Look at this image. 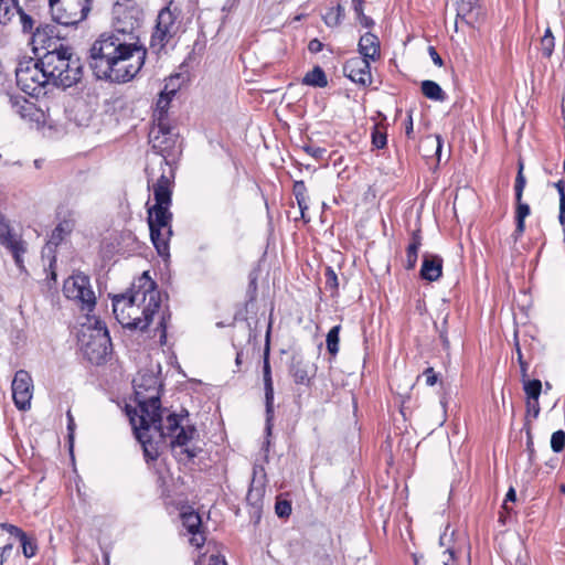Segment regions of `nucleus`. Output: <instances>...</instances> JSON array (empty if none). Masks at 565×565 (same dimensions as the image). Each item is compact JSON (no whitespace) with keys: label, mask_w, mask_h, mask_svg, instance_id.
<instances>
[{"label":"nucleus","mask_w":565,"mask_h":565,"mask_svg":"<svg viewBox=\"0 0 565 565\" xmlns=\"http://www.w3.org/2000/svg\"><path fill=\"white\" fill-rule=\"evenodd\" d=\"M170 317L171 316L169 312H162L158 326L156 328V331L159 332V342L161 345H164L167 343V328Z\"/></svg>","instance_id":"obj_43"},{"label":"nucleus","mask_w":565,"mask_h":565,"mask_svg":"<svg viewBox=\"0 0 565 565\" xmlns=\"http://www.w3.org/2000/svg\"><path fill=\"white\" fill-rule=\"evenodd\" d=\"M173 179V172L170 175L161 174L152 185L154 204L147 207L150 238L160 256L169 255V242L173 234L171 225L173 214L170 211L174 186Z\"/></svg>","instance_id":"obj_3"},{"label":"nucleus","mask_w":565,"mask_h":565,"mask_svg":"<svg viewBox=\"0 0 565 565\" xmlns=\"http://www.w3.org/2000/svg\"><path fill=\"white\" fill-rule=\"evenodd\" d=\"M443 274V258L438 255L425 254L423 256L420 278L427 281H436Z\"/></svg>","instance_id":"obj_24"},{"label":"nucleus","mask_w":565,"mask_h":565,"mask_svg":"<svg viewBox=\"0 0 565 565\" xmlns=\"http://www.w3.org/2000/svg\"><path fill=\"white\" fill-rule=\"evenodd\" d=\"M0 244L12 255L20 271H26L23 255L28 250V244L20 235L12 232L8 220L0 213Z\"/></svg>","instance_id":"obj_11"},{"label":"nucleus","mask_w":565,"mask_h":565,"mask_svg":"<svg viewBox=\"0 0 565 565\" xmlns=\"http://www.w3.org/2000/svg\"><path fill=\"white\" fill-rule=\"evenodd\" d=\"M33 395V382L29 372L19 370L12 381V397L14 405L20 411H26L31 407Z\"/></svg>","instance_id":"obj_13"},{"label":"nucleus","mask_w":565,"mask_h":565,"mask_svg":"<svg viewBox=\"0 0 565 565\" xmlns=\"http://www.w3.org/2000/svg\"><path fill=\"white\" fill-rule=\"evenodd\" d=\"M265 495V487L264 484L255 486V479H253L252 484L248 489L246 495V502L249 507V514L255 519V523H258L260 519V513L263 510V502Z\"/></svg>","instance_id":"obj_25"},{"label":"nucleus","mask_w":565,"mask_h":565,"mask_svg":"<svg viewBox=\"0 0 565 565\" xmlns=\"http://www.w3.org/2000/svg\"><path fill=\"white\" fill-rule=\"evenodd\" d=\"M428 53H429L435 65L443 66V64H444L443 58L440 57V55L438 54V52L436 51V49L434 46H428Z\"/></svg>","instance_id":"obj_63"},{"label":"nucleus","mask_w":565,"mask_h":565,"mask_svg":"<svg viewBox=\"0 0 565 565\" xmlns=\"http://www.w3.org/2000/svg\"><path fill=\"white\" fill-rule=\"evenodd\" d=\"M149 142L152 149L161 154L166 164H168V158L175 152L178 134L174 132L169 122H163L162 119H159V124H153L150 128Z\"/></svg>","instance_id":"obj_9"},{"label":"nucleus","mask_w":565,"mask_h":565,"mask_svg":"<svg viewBox=\"0 0 565 565\" xmlns=\"http://www.w3.org/2000/svg\"><path fill=\"white\" fill-rule=\"evenodd\" d=\"M275 512L279 518H288L291 513V503L287 500H278L275 504Z\"/></svg>","instance_id":"obj_48"},{"label":"nucleus","mask_w":565,"mask_h":565,"mask_svg":"<svg viewBox=\"0 0 565 565\" xmlns=\"http://www.w3.org/2000/svg\"><path fill=\"white\" fill-rule=\"evenodd\" d=\"M555 36L552 33L551 28H546L543 36L540 39V51L542 56L550 58L554 52Z\"/></svg>","instance_id":"obj_35"},{"label":"nucleus","mask_w":565,"mask_h":565,"mask_svg":"<svg viewBox=\"0 0 565 565\" xmlns=\"http://www.w3.org/2000/svg\"><path fill=\"white\" fill-rule=\"evenodd\" d=\"M60 40L61 35L54 24L41 23L32 32V44L35 52L39 49L49 52V50H52L55 45L62 44Z\"/></svg>","instance_id":"obj_18"},{"label":"nucleus","mask_w":565,"mask_h":565,"mask_svg":"<svg viewBox=\"0 0 565 565\" xmlns=\"http://www.w3.org/2000/svg\"><path fill=\"white\" fill-rule=\"evenodd\" d=\"M523 390L527 399H539L542 392V382L537 379L522 377Z\"/></svg>","instance_id":"obj_37"},{"label":"nucleus","mask_w":565,"mask_h":565,"mask_svg":"<svg viewBox=\"0 0 565 565\" xmlns=\"http://www.w3.org/2000/svg\"><path fill=\"white\" fill-rule=\"evenodd\" d=\"M515 500H516L515 490L513 488H510L509 491L505 494V500H504V502L502 504V509L505 510L507 512H510V509L508 507V502L509 501L514 502Z\"/></svg>","instance_id":"obj_60"},{"label":"nucleus","mask_w":565,"mask_h":565,"mask_svg":"<svg viewBox=\"0 0 565 565\" xmlns=\"http://www.w3.org/2000/svg\"><path fill=\"white\" fill-rule=\"evenodd\" d=\"M340 330H341V326L340 324L332 327L329 330V332L327 334V339H326L327 350L330 353V355L333 356V358L339 352V342H340L339 333H340Z\"/></svg>","instance_id":"obj_38"},{"label":"nucleus","mask_w":565,"mask_h":565,"mask_svg":"<svg viewBox=\"0 0 565 565\" xmlns=\"http://www.w3.org/2000/svg\"><path fill=\"white\" fill-rule=\"evenodd\" d=\"M138 441L143 447V454L147 460H156L159 456L157 448L151 443V439L148 435V433H138L135 434Z\"/></svg>","instance_id":"obj_36"},{"label":"nucleus","mask_w":565,"mask_h":565,"mask_svg":"<svg viewBox=\"0 0 565 565\" xmlns=\"http://www.w3.org/2000/svg\"><path fill=\"white\" fill-rule=\"evenodd\" d=\"M63 292L83 311L90 312L96 306V296L90 285V278L81 271L74 273L64 281Z\"/></svg>","instance_id":"obj_8"},{"label":"nucleus","mask_w":565,"mask_h":565,"mask_svg":"<svg viewBox=\"0 0 565 565\" xmlns=\"http://www.w3.org/2000/svg\"><path fill=\"white\" fill-rule=\"evenodd\" d=\"M19 13H20V20H21L23 32L31 33L33 30V26H34L33 18L31 15L26 14L25 12H23L21 9H19Z\"/></svg>","instance_id":"obj_50"},{"label":"nucleus","mask_w":565,"mask_h":565,"mask_svg":"<svg viewBox=\"0 0 565 565\" xmlns=\"http://www.w3.org/2000/svg\"><path fill=\"white\" fill-rule=\"evenodd\" d=\"M9 103L13 111L18 114L22 119L29 121H39V109L32 102L28 100L25 97L21 95H11L9 97Z\"/></svg>","instance_id":"obj_23"},{"label":"nucleus","mask_w":565,"mask_h":565,"mask_svg":"<svg viewBox=\"0 0 565 565\" xmlns=\"http://www.w3.org/2000/svg\"><path fill=\"white\" fill-rule=\"evenodd\" d=\"M355 14L363 28L370 29L374 25L373 19L364 14V9L356 11Z\"/></svg>","instance_id":"obj_53"},{"label":"nucleus","mask_w":565,"mask_h":565,"mask_svg":"<svg viewBox=\"0 0 565 565\" xmlns=\"http://www.w3.org/2000/svg\"><path fill=\"white\" fill-rule=\"evenodd\" d=\"M423 376H425V380H426V384L428 386H433L437 383L438 381V375L437 373L434 371L433 367H427L424 372H423Z\"/></svg>","instance_id":"obj_54"},{"label":"nucleus","mask_w":565,"mask_h":565,"mask_svg":"<svg viewBox=\"0 0 565 565\" xmlns=\"http://www.w3.org/2000/svg\"><path fill=\"white\" fill-rule=\"evenodd\" d=\"M160 307L161 294L148 271L142 273L130 290L113 298L116 320L129 330H147Z\"/></svg>","instance_id":"obj_2"},{"label":"nucleus","mask_w":565,"mask_h":565,"mask_svg":"<svg viewBox=\"0 0 565 565\" xmlns=\"http://www.w3.org/2000/svg\"><path fill=\"white\" fill-rule=\"evenodd\" d=\"M452 534H454V533L448 534V533H447V530H446V531L440 535V537H439V545H440L441 547H445V550H447V547H452V546L450 545V542H451V540H452Z\"/></svg>","instance_id":"obj_61"},{"label":"nucleus","mask_w":565,"mask_h":565,"mask_svg":"<svg viewBox=\"0 0 565 565\" xmlns=\"http://www.w3.org/2000/svg\"><path fill=\"white\" fill-rule=\"evenodd\" d=\"M136 399L138 409L127 408L130 423L135 434L148 433L153 428L158 433H163L162 407L160 396H140Z\"/></svg>","instance_id":"obj_5"},{"label":"nucleus","mask_w":565,"mask_h":565,"mask_svg":"<svg viewBox=\"0 0 565 565\" xmlns=\"http://www.w3.org/2000/svg\"><path fill=\"white\" fill-rule=\"evenodd\" d=\"M516 353H518V361L520 364L521 375H522V377H527L529 364H527V362L524 361L521 348L519 347L518 343H516Z\"/></svg>","instance_id":"obj_56"},{"label":"nucleus","mask_w":565,"mask_h":565,"mask_svg":"<svg viewBox=\"0 0 565 565\" xmlns=\"http://www.w3.org/2000/svg\"><path fill=\"white\" fill-rule=\"evenodd\" d=\"M196 434L194 426H182L173 435L174 438L171 440V448L175 451V457L179 460H192L198 456L195 448L185 447L190 440L193 439Z\"/></svg>","instance_id":"obj_16"},{"label":"nucleus","mask_w":565,"mask_h":565,"mask_svg":"<svg viewBox=\"0 0 565 565\" xmlns=\"http://www.w3.org/2000/svg\"><path fill=\"white\" fill-rule=\"evenodd\" d=\"M180 518L186 533L191 535L189 543L196 548H201L206 541L201 515L191 510L182 512Z\"/></svg>","instance_id":"obj_17"},{"label":"nucleus","mask_w":565,"mask_h":565,"mask_svg":"<svg viewBox=\"0 0 565 565\" xmlns=\"http://www.w3.org/2000/svg\"><path fill=\"white\" fill-rule=\"evenodd\" d=\"M360 56L375 62L381 57V44L377 35L371 32L364 33L358 43Z\"/></svg>","instance_id":"obj_21"},{"label":"nucleus","mask_w":565,"mask_h":565,"mask_svg":"<svg viewBox=\"0 0 565 565\" xmlns=\"http://www.w3.org/2000/svg\"><path fill=\"white\" fill-rule=\"evenodd\" d=\"M74 228V221L73 220H64L60 222L56 227L53 230L51 237L46 244V247L49 248V253H53V246L56 247L65 236L71 234V232Z\"/></svg>","instance_id":"obj_26"},{"label":"nucleus","mask_w":565,"mask_h":565,"mask_svg":"<svg viewBox=\"0 0 565 565\" xmlns=\"http://www.w3.org/2000/svg\"><path fill=\"white\" fill-rule=\"evenodd\" d=\"M171 2L160 10L157 19L156 31L153 32L150 41L152 49L161 50L178 32V18L177 9H171Z\"/></svg>","instance_id":"obj_10"},{"label":"nucleus","mask_w":565,"mask_h":565,"mask_svg":"<svg viewBox=\"0 0 565 565\" xmlns=\"http://www.w3.org/2000/svg\"><path fill=\"white\" fill-rule=\"evenodd\" d=\"M15 78L17 85L31 96L45 94V86L51 84L46 70L40 65V56L21 60L15 68Z\"/></svg>","instance_id":"obj_6"},{"label":"nucleus","mask_w":565,"mask_h":565,"mask_svg":"<svg viewBox=\"0 0 565 565\" xmlns=\"http://www.w3.org/2000/svg\"><path fill=\"white\" fill-rule=\"evenodd\" d=\"M344 17V8L338 3L337 7H331L323 15L324 23L330 28H335L341 24Z\"/></svg>","instance_id":"obj_34"},{"label":"nucleus","mask_w":565,"mask_h":565,"mask_svg":"<svg viewBox=\"0 0 565 565\" xmlns=\"http://www.w3.org/2000/svg\"><path fill=\"white\" fill-rule=\"evenodd\" d=\"M289 373L296 384L310 385L313 376V369L308 361L300 355H294L289 366Z\"/></svg>","instance_id":"obj_20"},{"label":"nucleus","mask_w":565,"mask_h":565,"mask_svg":"<svg viewBox=\"0 0 565 565\" xmlns=\"http://www.w3.org/2000/svg\"><path fill=\"white\" fill-rule=\"evenodd\" d=\"M292 193L295 195V199L297 201L298 207L300 210L301 218L308 223L310 221L309 217L306 216V212L308 211V195H307V188L302 180L295 181L292 186Z\"/></svg>","instance_id":"obj_31"},{"label":"nucleus","mask_w":565,"mask_h":565,"mask_svg":"<svg viewBox=\"0 0 565 565\" xmlns=\"http://www.w3.org/2000/svg\"><path fill=\"white\" fill-rule=\"evenodd\" d=\"M326 289L330 291L331 296H337L339 291V278L334 269L330 266L326 268Z\"/></svg>","instance_id":"obj_41"},{"label":"nucleus","mask_w":565,"mask_h":565,"mask_svg":"<svg viewBox=\"0 0 565 565\" xmlns=\"http://www.w3.org/2000/svg\"><path fill=\"white\" fill-rule=\"evenodd\" d=\"M454 548L447 547L439 553L429 554L423 562L415 561L416 565H452L454 564Z\"/></svg>","instance_id":"obj_30"},{"label":"nucleus","mask_w":565,"mask_h":565,"mask_svg":"<svg viewBox=\"0 0 565 565\" xmlns=\"http://www.w3.org/2000/svg\"><path fill=\"white\" fill-rule=\"evenodd\" d=\"M422 246V235L420 231H414L412 233L411 243L408 244L406 248V262H405V268L407 270L414 269L417 263L418 258V250Z\"/></svg>","instance_id":"obj_27"},{"label":"nucleus","mask_w":565,"mask_h":565,"mask_svg":"<svg viewBox=\"0 0 565 565\" xmlns=\"http://www.w3.org/2000/svg\"><path fill=\"white\" fill-rule=\"evenodd\" d=\"M141 20L142 10L134 0L114 4L113 30L102 33L89 49L88 65L96 78L126 83L139 73L146 58L136 35Z\"/></svg>","instance_id":"obj_1"},{"label":"nucleus","mask_w":565,"mask_h":565,"mask_svg":"<svg viewBox=\"0 0 565 565\" xmlns=\"http://www.w3.org/2000/svg\"><path fill=\"white\" fill-rule=\"evenodd\" d=\"M40 65L46 70L50 82L55 87L68 88L83 77V63L68 45H55L40 56Z\"/></svg>","instance_id":"obj_4"},{"label":"nucleus","mask_w":565,"mask_h":565,"mask_svg":"<svg viewBox=\"0 0 565 565\" xmlns=\"http://www.w3.org/2000/svg\"><path fill=\"white\" fill-rule=\"evenodd\" d=\"M301 83L311 87L324 88L328 86V78L322 67L316 65L303 76Z\"/></svg>","instance_id":"obj_32"},{"label":"nucleus","mask_w":565,"mask_h":565,"mask_svg":"<svg viewBox=\"0 0 565 565\" xmlns=\"http://www.w3.org/2000/svg\"><path fill=\"white\" fill-rule=\"evenodd\" d=\"M174 94L175 89H171L170 92L163 90L160 93L153 115V124H159V119H162L163 122H169L168 107Z\"/></svg>","instance_id":"obj_28"},{"label":"nucleus","mask_w":565,"mask_h":565,"mask_svg":"<svg viewBox=\"0 0 565 565\" xmlns=\"http://www.w3.org/2000/svg\"><path fill=\"white\" fill-rule=\"evenodd\" d=\"M555 188L559 195V203H562L565 200V181L559 180L555 183Z\"/></svg>","instance_id":"obj_64"},{"label":"nucleus","mask_w":565,"mask_h":565,"mask_svg":"<svg viewBox=\"0 0 565 565\" xmlns=\"http://www.w3.org/2000/svg\"><path fill=\"white\" fill-rule=\"evenodd\" d=\"M49 6L54 22L71 26L87 18L92 0H49Z\"/></svg>","instance_id":"obj_7"},{"label":"nucleus","mask_w":565,"mask_h":565,"mask_svg":"<svg viewBox=\"0 0 565 565\" xmlns=\"http://www.w3.org/2000/svg\"><path fill=\"white\" fill-rule=\"evenodd\" d=\"M444 139L440 135H428L420 139L418 150L419 153L426 159H435L436 167L440 162Z\"/></svg>","instance_id":"obj_22"},{"label":"nucleus","mask_w":565,"mask_h":565,"mask_svg":"<svg viewBox=\"0 0 565 565\" xmlns=\"http://www.w3.org/2000/svg\"><path fill=\"white\" fill-rule=\"evenodd\" d=\"M524 164L522 161L518 163V174L514 183L515 201H520L523 198V191L526 184L525 177L523 174Z\"/></svg>","instance_id":"obj_42"},{"label":"nucleus","mask_w":565,"mask_h":565,"mask_svg":"<svg viewBox=\"0 0 565 565\" xmlns=\"http://www.w3.org/2000/svg\"><path fill=\"white\" fill-rule=\"evenodd\" d=\"M516 202L515 210V230L513 233L514 242H516L525 231V218L530 215L531 209L527 203H524L522 199Z\"/></svg>","instance_id":"obj_29"},{"label":"nucleus","mask_w":565,"mask_h":565,"mask_svg":"<svg viewBox=\"0 0 565 565\" xmlns=\"http://www.w3.org/2000/svg\"><path fill=\"white\" fill-rule=\"evenodd\" d=\"M12 10L9 4V0H0V23L6 24L11 20Z\"/></svg>","instance_id":"obj_49"},{"label":"nucleus","mask_w":565,"mask_h":565,"mask_svg":"<svg viewBox=\"0 0 565 565\" xmlns=\"http://www.w3.org/2000/svg\"><path fill=\"white\" fill-rule=\"evenodd\" d=\"M95 330L97 334L94 341L85 344V354L88 356L89 361L98 364L107 354L110 337L105 323L102 321H96Z\"/></svg>","instance_id":"obj_15"},{"label":"nucleus","mask_w":565,"mask_h":565,"mask_svg":"<svg viewBox=\"0 0 565 565\" xmlns=\"http://www.w3.org/2000/svg\"><path fill=\"white\" fill-rule=\"evenodd\" d=\"M387 137L384 131H381L377 126H374L372 131V143L376 149H383L386 146Z\"/></svg>","instance_id":"obj_46"},{"label":"nucleus","mask_w":565,"mask_h":565,"mask_svg":"<svg viewBox=\"0 0 565 565\" xmlns=\"http://www.w3.org/2000/svg\"><path fill=\"white\" fill-rule=\"evenodd\" d=\"M420 89L423 95L431 100L444 102L446 94L441 87L434 81L426 79L422 82Z\"/></svg>","instance_id":"obj_33"},{"label":"nucleus","mask_w":565,"mask_h":565,"mask_svg":"<svg viewBox=\"0 0 565 565\" xmlns=\"http://www.w3.org/2000/svg\"><path fill=\"white\" fill-rule=\"evenodd\" d=\"M181 419L177 414H169L167 416L166 425H163V433H159L160 436H173L179 428H181Z\"/></svg>","instance_id":"obj_40"},{"label":"nucleus","mask_w":565,"mask_h":565,"mask_svg":"<svg viewBox=\"0 0 565 565\" xmlns=\"http://www.w3.org/2000/svg\"><path fill=\"white\" fill-rule=\"evenodd\" d=\"M205 565H227V564L223 556L212 554L209 556L207 563Z\"/></svg>","instance_id":"obj_62"},{"label":"nucleus","mask_w":565,"mask_h":565,"mask_svg":"<svg viewBox=\"0 0 565 565\" xmlns=\"http://www.w3.org/2000/svg\"><path fill=\"white\" fill-rule=\"evenodd\" d=\"M322 49H323V43L318 39L311 40L308 44V50L312 54H317V53L321 52Z\"/></svg>","instance_id":"obj_59"},{"label":"nucleus","mask_w":565,"mask_h":565,"mask_svg":"<svg viewBox=\"0 0 565 565\" xmlns=\"http://www.w3.org/2000/svg\"><path fill=\"white\" fill-rule=\"evenodd\" d=\"M305 151L310 154L311 157L316 158V159H321L323 158L324 153H326V149L323 148H320V147H313V146H307L305 147Z\"/></svg>","instance_id":"obj_57"},{"label":"nucleus","mask_w":565,"mask_h":565,"mask_svg":"<svg viewBox=\"0 0 565 565\" xmlns=\"http://www.w3.org/2000/svg\"><path fill=\"white\" fill-rule=\"evenodd\" d=\"M263 380H264V390H265V412H266V450H268L273 431V422H274V384L271 379V370L269 363V347L267 345L264 353V365H263Z\"/></svg>","instance_id":"obj_12"},{"label":"nucleus","mask_w":565,"mask_h":565,"mask_svg":"<svg viewBox=\"0 0 565 565\" xmlns=\"http://www.w3.org/2000/svg\"><path fill=\"white\" fill-rule=\"evenodd\" d=\"M160 382L152 372H139L134 379L135 399H141L140 396H160Z\"/></svg>","instance_id":"obj_19"},{"label":"nucleus","mask_w":565,"mask_h":565,"mask_svg":"<svg viewBox=\"0 0 565 565\" xmlns=\"http://www.w3.org/2000/svg\"><path fill=\"white\" fill-rule=\"evenodd\" d=\"M343 74L358 85L369 86L373 81L371 61L361 56H353L343 64Z\"/></svg>","instance_id":"obj_14"},{"label":"nucleus","mask_w":565,"mask_h":565,"mask_svg":"<svg viewBox=\"0 0 565 565\" xmlns=\"http://www.w3.org/2000/svg\"><path fill=\"white\" fill-rule=\"evenodd\" d=\"M524 426L526 429V449H527L530 456H532L534 452V447H533L534 445H533V437H532V433H531L530 422L526 420Z\"/></svg>","instance_id":"obj_58"},{"label":"nucleus","mask_w":565,"mask_h":565,"mask_svg":"<svg viewBox=\"0 0 565 565\" xmlns=\"http://www.w3.org/2000/svg\"><path fill=\"white\" fill-rule=\"evenodd\" d=\"M249 282L246 290L247 296V302H253L257 297V275L254 273H250L249 276Z\"/></svg>","instance_id":"obj_47"},{"label":"nucleus","mask_w":565,"mask_h":565,"mask_svg":"<svg viewBox=\"0 0 565 565\" xmlns=\"http://www.w3.org/2000/svg\"><path fill=\"white\" fill-rule=\"evenodd\" d=\"M0 527H2L3 530H6L9 534L11 535H14L15 537H18L19 540L20 539H25V532H23L20 527H18L17 525H13V524H9V523H1L0 524Z\"/></svg>","instance_id":"obj_51"},{"label":"nucleus","mask_w":565,"mask_h":565,"mask_svg":"<svg viewBox=\"0 0 565 565\" xmlns=\"http://www.w3.org/2000/svg\"><path fill=\"white\" fill-rule=\"evenodd\" d=\"M66 417H67V431H68V439H70V443L71 445L73 444V439H74V431H75V420H74V417L72 415V412L71 409H68L66 412Z\"/></svg>","instance_id":"obj_55"},{"label":"nucleus","mask_w":565,"mask_h":565,"mask_svg":"<svg viewBox=\"0 0 565 565\" xmlns=\"http://www.w3.org/2000/svg\"><path fill=\"white\" fill-rule=\"evenodd\" d=\"M22 553L26 558H31L36 554L38 545L25 534V539H20Z\"/></svg>","instance_id":"obj_45"},{"label":"nucleus","mask_w":565,"mask_h":565,"mask_svg":"<svg viewBox=\"0 0 565 565\" xmlns=\"http://www.w3.org/2000/svg\"><path fill=\"white\" fill-rule=\"evenodd\" d=\"M565 447V433L559 429L552 434L551 448L554 452H561Z\"/></svg>","instance_id":"obj_44"},{"label":"nucleus","mask_w":565,"mask_h":565,"mask_svg":"<svg viewBox=\"0 0 565 565\" xmlns=\"http://www.w3.org/2000/svg\"><path fill=\"white\" fill-rule=\"evenodd\" d=\"M540 404L539 399H527L526 401V414L527 416H532L533 418H536L540 414Z\"/></svg>","instance_id":"obj_52"},{"label":"nucleus","mask_w":565,"mask_h":565,"mask_svg":"<svg viewBox=\"0 0 565 565\" xmlns=\"http://www.w3.org/2000/svg\"><path fill=\"white\" fill-rule=\"evenodd\" d=\"M479 8V0H458L457 17L466 20Z\"/></svg>","instance_id":"obj_39"}]
</instances>
